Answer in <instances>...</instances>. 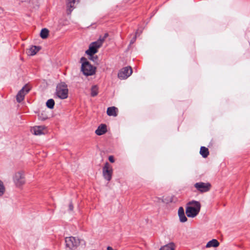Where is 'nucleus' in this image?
Listing matches in <instances>:
<instances>
[{"mask_svg": "<svg viewBox=\"0 0 250 250\" xmlns=\"http://www.w3.org/2000/svg\"><path fill=\"white\" fill-rule=\"evenodd\" d=\"M107 132V126L105 124H101L95 130V133L99 136L102 135Z\"/></svg>", "mask_w": 250, "mask_h": 250, "instance_id": "nucleus-13", "label": "nucleus"}, {"mask_svg": "<svg viewBox=\"0 0 250 250\" xmlns=\"http://www.w3.org/2000/svg\"><path fill=\"white\" fill-rule=\"evenodd\" d=\"M201 204L199 201L192 200L188 203L186 209V213L188 217L193 218L200 212Z\"/></svg>", "mask_w": 250, "mask_h": 250, "instance_id": "nucleus-1", "label": "nucleus"}, {"mask_svg": "<svg viewBox=\"0 0 250 250\" xmlns=\"http://www.w3.org/2000/svg\"><path fill=\"white\" fill-rule=\"evenodd\" d=\"M30 89L25 85L18 93L16 96V100L18 103H21L24 99L25 95L28 93Z\"/></svg>", "mask_w": 250, "mask_h": 250, "instance_id": "nucleus-9", "label": "nucleus"}, {"mask_svg": "<svg viewBox=\"0 0 250 250\" xmlns=\"http://www.w3.org/2000/svg\"><path fill=\"white\" fill-rule=\"evenodd\" d=\"M13 179L17 186H21L25 182L23 173L21 171L16 173Z\"/></svg>", "mask_w": 250, "mask_h": 250, "instance_id": "nucleus-10", "label": "nucleus"}, {"mask_svg": "<svg viewBox=\"0 0 250 250\" xmlns=\"http://www.w3.org/2000/svg\"><path fill=\"white\" fill-rule=\"evenodd\" d=\"M175 245L173 243L167 244L160 249L159 250H174Z\"/></svg>", "mask_w": 250, "mask_h": 250, "instance_id": "nucleus-19", "label": "nucleus"}, {"mask_svg": "<svg viewBox=\"0 0 250 250\" xmlns=\"http://www.w3.org/2000/svg\"><path fill=\"white\" fill-rule=\"evenodd\" d=\"M107 36H108V34H107V33H105V34H104V37L103 38H104V39L106 37H107Z\"/></svg>", "mask_w": 250, "mask_h": 250, "instance_id": "nucleus-28", "label": "nucleus"}, {"mask_svg": "<svg viewBox=\"0 0 250 250\" xmlns=\"http://www.w3.org/2000/svg\"><path fill=\"white\" fill-rule=\"evenodd\" d=\"M5 191V188L3 182L0 180V197L2 196Z\"/></svg>", "mask_w": 250, "mask_h": 250, "instance_id": "nucleus-23", "label": "nucleus"}, {"mask_svg": "<svg viewBox=\"0 0 250 250\" xmlns=\"http://www.w3.org/2000/svg\"><path fill=\"white\" fill-rule=\"evenodd\" d=\"M194 187L200 192H206L210 190L211 184L209 183L198 182L195 184Z\"/></svg>", "mask_w": 250, "mask_h": 250, "instance_id": "nucleus-8", "label": "nucleus"}, {"mask_svg": "<svg viewBox=\"0 0 250 250\" xmlns=\"http://www.w3.org/2000/svg\"><path fill=\"white\" fill-rule=\"evenodd\" d=\"M89 56V59L92 61L94 62H97L98 60V57L97 55L94 56V55H87Z\"/></svg>", "mask_w": 250, "mask_h": 250, "instance_id": "nucleus-24", "label": "nucleus"}, {"mask_svg": "<svg viewBox=\"0 0 250 250\" xmlns=\"http://www.w3.org/2000/svg\"><path fill=\"white\" fill-rule=\"evenodd\" d=\"M178 214L179 217L180 221L182 223L186 222L187 221V218L185 215L184 209L182 207L179 208Z\"/></svg>", "mask_w": 250, "mask_h": 250, "instance_id": "nucleus-14", "label": "nucleus"}, {"mask_svg": "<svg viewBox=\"0 0 250 250\" xmlns=\"http://www.w3.org/2000/svg\"><path fill=\"white\" fill-rule=\"evenodd\" d=\"M219 245V243L218 242V241L216 239H213L207 243L206 247V248H210V247L216 248V247H218Z\"/></svg>", "mask_w": 250, "mask_h": 250, "instance_id": "nucleus-17", "label": "nucleus"}, {"mask_svg": "<svg viewBox=\"0 0 250 250\" xmlns=\"http://www.w3.org/2000/svg\"><path fill=\"white\" fill-rule=\"evenodd\" d=\"M118 108L115 106L109 107L107 109V114L109 116L116 117L117 116Z\"/></svg>", "mask_w": 250, "mask_h": 250, "instance_id": "nucleus-15", "label": "nucleus"}, {"mask_svg": "<svg viewBox=\"0 0 250 250\" xmlns=\"http://www.w3.org/2000/svg\"><path fill=\"white\" fill-rule=\"evenodd\" d=\"M41 49L40 46L32 45L29 49L28 55L34 56Z\"/></svg>", "mask_w": 250, "mask_h": 250, "instance_id": "nucleus-16", "label": "nucleus"}, {"mask_svg": "<svg viewBox=\"0 0 250 250\" xmlns=\"http://www.w3.org/2000/svg\"><path fill=\"white\" fill-rule=\"evenodd\" d=\"M82 63L81 71L84 75L88 76L93 75L95 73L96 67L91 65L85 57L81 58Z\"/></svg>", "mask_w": 250, "mask_h": 250, "instance_id": "nucleus-2", "label": "nucleus"}, {"mask_svg": "<svg viewBox=\"0 0 250 250\" xmlns=\"http://www.w3.org/2000/svg\"><path fill=\"white\" fill-rule=\"evenodd\" d=\"M65 248L69 250H73L80 245V240L73 236L66 237L65 238Z\"/></svg>", "mask_w": 250, "mask_h": 250, "instance_id": "nucleus-5", "label": "nucleus"}, {"mask_svg": "<svg viewBox=\"0 0 250 250\" xmlns=\"http://www.w3.org/2000/svg\"><path fill=\"white\" fill-rule=\"evenodd\" d=\"M55 95L60 99H66L68 96L67 85L64 82H61L57 84L56 88Z\"/></svg>", "mask_w": 250, "mask_h": 250, "instance_id": "nucleus-3", "label": "nucleus"}, {"mask_svg": "<svg viewBox=\"0 0 250 250\" xmlns=\"http://www.w3.org/2000/svg\"><path fill=\"white\" fill-rule=\"evenodd\" d=\"M98 94V87L97 85H94L91 88V96L93 97L96 96Z\"/></svg>", "mask_w": 250, "mask_h": 250, "instance_id": "nucleus-21", "label": "nucleus"}, {"mask_svg": "<svg viewBox=\"0 0 250 250\" xmlns=\"http://www.w3.org/2000/svg\"><path fill=\"white\" fill-rule=\"evenodd\" d=\"M200 153L202 156L205 158L209 155V151L208 148L205 146H201L200 148Z\"/></svg>", "mask_w": 250, "mask_h": 250, "instance_id": "nucleus-18", "label": "nucleus"}, {"mask_svg": "<svg viewBox=\"0 0 250 250\" xmlns=\"http://www.w3.org/2000/svg\"><path fill=\"white\" fill-rule=\"evenodd\" d=\"M49 30L47 28H42L40 32V37L42 39L47 38L48 36Z\"/></svg>", "mask_w": 250, "mask_h": 250, "instance_id": "nucleus-20", "label": "nucleus"}, {"mask_svg": "<svg viewBox=\"0 0 250 250\" xmlns=\"http://www.w3.org/2000/svg\"><path fill=\"white\" fill-rule=\"evenodd\" d=\"M113 172L112 168L110 167L108 162H106L103 167V174L104 178L108 181H110L112 178Z\"/></svg>", "mask_w": 250, "mask_h": 250, "instance_id": "nucleus-6", "label": "nucleus"}, {"mask_svg": "<svg viewBox=\"0 0 250 250\" xmlns=\"http://www.w3.org/2000/svg\"><path fill=\"white\" fill-rule=\"evenodd\" d=\"M73 205L72 202H70L69 205V210L72 211L73 210Z\"/></svg>", "mask_w": 250, "mask_h": 250, "instance_id": "nucleus-27", "label": "nucleus"}, {"mask_svg": "<svg viewBox=\"0 0 250 250\" xmlns=\"http://www.w3.org/2000/svg\"><path fill=\"white\" fill-rule=\"evenodd\" d=\"M108 160L111 163H114L115 162V159H114V158L113 156H112V155L109 156V157H108Z\"/></svg>", "mask_w": 250, "mask_h": 250, "instance_id": "nucleus-26", "label": "nucleus"}, {"mask_svg": "<svg viewBox=\"0 0 250 250\" xmlns=\"http://www.w3.org/2000/svg\"><path fill=\"white\" fill-rule=\"evenodd\" d=\"M132 73V70L130 66L125 67L119 71L118 77L121 80H125L129 77Z\"/></svg>", "mask_w": 250, "mask_h": 250, "instance_id": "nucleus-7", "label": "nucleus"}, {"mask_svg": "<svg viewBox=\"0 0 250 250\" xmlns=\"http://www.w3.org/2000/svg\"><path fill=\"white\" fill-rule=\"evenodd\" d=\"M66 5L68 8L67 10V14H70L72 11L74 9V4L76 2H78L79 0H66Z\"/></svg>", "mask_w": 250, "mask_h": 250, "instance_id": "nucleus-12", "label": "nucleus"}, {"mask_svg": "<svg viewBox=\"0 0 250 250\" xmlns=\"http://www.w3.org/2000/svg\"><path fill=\"white\" fill-rule=\"evenodd\" d=\"M46 105L48 108L50 109L54 108L55 105L54 100L53 99H50L48 100L46 103Z\"/></svg>", "mask_w": 250, "mask_h": 250, "instance_id": "nucleus-22", "label": "nucleus"}, {"mask_svg": "<svg viewBox=\"0 0 250 250\" xmlns=\"http://www.w3.org/2000/svg\"><path fill=\"white\" fill-rule=\"evenodd\" d=\"M44 129L43 126H35L31 129V132L35 135H41L44 134Z\"/></svg>", "mask_w": 250, "mask_h": 250, "instance_id": "nucleus-11", "label": "nucleus"}, {"mask_svg": "<svg viewBox=\"0 0 250 250\" xmlns=\"http://www.w3.org/2000/svg\"><path fill=\"white\" fill-rule=\"evenodd\" d=\"M104 41V38H101L100 37L99 39L95 41L91 42L89 45V48L85 51V54L87 55H94L98 51V48L101 47Z\"/></svg>", "mask_w": 250, "mask_h": 250, "instance_id": "nucleus-4", "label": "nucleus"}, {"mask_svg": "<svg viewBox=\"0 0 250 250\" xmlns=\"http://www.w3.org/2000/svg\"><path fill=\"white\" fill-rule=\"evenodd\" d=\"M137 34V32H136V34ZM136 38H137V36H136V35H135V36H134V37L131 39V40H130V45L133 44V43L135 42V41H136Z\"/></svg>", "mask_w": 250, "mask_h": 250, "instance_id": "nucleus-25", "label": "nucleus"}]
</instances>
